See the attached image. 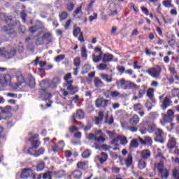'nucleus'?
I'll list each match as a JSON object with an SVG mask.
<instances>
[{"instance_id": "obj_1", "label": "nucleus", "mask_w": 179, "mask_h": 179, "mask_svg": "<svg viewBox=\"0 0 179 179\" xmlns=\"http://www.w3.org/2000/svg\"><path fill=\"white\" fill-rule=\"evenodd\" d=\"M40 143H41L38 141V135L37 134L34 135L32 136V141H31L32 147L29 148L28 153L36 157V152L37 150V148H39Z\"/></svg>"}, {"instance_id": "obj_2", "label": "nucleus", "mask_w": 179, "mask_h": 179, "mask_svg": "<svg viewBox=\"0 0 179 179\" xmlns=\"http://www.w3.org/2000/svg\"><path fill=\"white\" fill-rule=\"evenodd\" d=\"M16 52H17V50H16L15 48H12L11 49H6L5 48H0V55H3L6 59L13 58V57L16 55Z\"/></svg>"}, {"instance_id": "obj_3", "label": "nucleus", "mask_w": 179, "mask_h": 179, "mask_svg": "<svg viewBox=\"0 0 179 179\" xmlns=\"http://www.w3.org/2000/svg\"><path fill=\"white\" fill-rule=\"evenodd\" d=\"M164 164L163 162H159V164H157L155 165V170H157L159 171V176H160L161 178H169V171L166 169H164Z\"/></svg>"}, {"instance_id": "obj_4", "label": "nucleus", "mask_w": 179, "mask_h": 179, "mask_svg": "<svg viewBox=\"0 0 179 179\" xmlns=\"http://www.w3.org/2000/svg\"><path fill=\"white\" fill-rule=\"evenodd\" d=\"M147 73H148L150 76H152V78H155V79H160V73H162V67H152L147 71Z\"/></svg>"}, {"instance_id": "obj_5", "label": "nucleus", "mask_w": 179, "mask_h": 179, "mask_svg": "<svg viewBox=\"0 0 179 179\" xmlns=\"http://www.w3.org/2000/svg\"><path fill=\"white\" fill-rule=\"evenodd\" d=\"M174 117V111L173 110H168L166 114L164 115L163 120L160 121L162 125H165L166 122H172Z\"/></svg>"}, {"instance_id": "obj_6", "label": "nucleus", "mask_w": 179, "mask_h": 179, "mask_svg": "<svg viewBox=\"0 0 179 179\" xmlns=\"http://www.w3.org/2000/svg\"><path fill=\"white\" fill-rule=\"evenodd\" d=\"M12 83V77L9 74H6L0 78V87L10 86Z\"/></svg>"}, {"instance_id": "obj_7", "label": "nucleus", "mask_w": 179, "mask_h": 179, "mask_svg": "<svg viewBox=\"0 0 179 179\" xmlns=\"http://www.w3.org/2000/svg\"><path fill=\"white\" fill-rule=\"evenodd\" d=\"M94 52H95L92 55L94 62H100L101 59H103V52L101 51V48L96 47L94 48Z\"/></svg>"}, {"instance_id": "obj_8", "label": "nucleus", "mask_w": 179, "mask_h": 179, "mask_svg": "<svg viewBox=\"0 0 179 179\" xmlns=\"http://www.w3.org/2000/svg\"><path fill=\"white\" fill-rule=\"evenodd\" d=\"M161 103L160 107L162 110H166L167 107L173 106V101L170 96H166Z\"/></svg>"}, {"instance_id": "obj_9", "label": "nucleus", "mask_w": 179, "mask_h": 179, "mask_svg": "<svg viewBox=\"0 0 179 179\" xmlns=\"http://www.w3.org/2000/svg\"><path fill=\"white\" fill-rule=\"evenodd\" d=\"M110 101H111L108 99L98 98L95 101L96 107H98V108L103 107V108H106V107L108 106V103H110Z\"/></svg>"}, {"instance_id": "obj_10", "label": "nucleus", "mask_w": 179, "mask_h": 179, "mask_svg": "<svg viewBox=\"0 0 179 179\" xmlns=\"http://www.w3.org/2000/svg\"><path fill=\"white\" fill-rule=\"evenodd\" d=\"M168 148L169 150H173V149H177V141L174 136L169 135V139L167 143Z\"/></svg>"}, {"instance_id": "obj_11", "label": "nucleus", "mask_w": 179, "mask_h": 179, "mask_svg": "<svg viewBox=\"0 0 179 179\" xmlns=\"http://www.w3.org/2000/svg\"><path fill=\"white\" fill-rule=\"evenodd\" d=\"M1 30L6 33L10 37L12 36H15L16 31H15V29L13 28V25H6L1 28Z\"/></svg>"}, {"instance_id": "obj_12", "label": "nucleus", "mask_w": 179, "mask_h": 179, "mask_svg": "<svg viewBox=\"0 0 179 179\" xmlns=\"http://www.w3.org/2000/svg\"><path fill=\"white\" fill-rule=\"evenodd\" d=\"M163 135H164V132H163V130L157 129L155 131L156 142H159V143H164V138H163Z\"/></svg>"}, {"instance_id": "obj_13", "label": "nucleus", "mask_w": 179, "mask_h": 179, "mask_svg": "<svg viewBox=\"0 0 179 179\" xmlns=\"http://www.w3.org/2000/svg\"><path fill=\"white\" fill-rule=\"evenodd\" d=\"M32 176L33 170H31V169H24L21 172L20 178L27 179L29 178V177H32Z\"/></svg>"}, {"instance_id": "obj_14", "label": "nucleus", "mask_w": 179, "mask_h": 179, "mask_svg": "<svg viewBox=\"0 0 179 179\" xmlns=\"http://www.w3.org/2000/svg\"><path fill=\"white\" fill-rule=\"evenodd\" d=\"M59 83H61V78L55 76L50 81L48 87H51V89H57V87L58 85H59Z\"/></svg>"}, {"instance_id": "obj_15", "label": "nucleus", "mask_w": 179, "mask_h": 179, "mask_svg": "<svg viewBox=\"0 0 179 179\" xmlns=\"http://www.w3.org/2000/svg\"><path fill=\"white\" fill-rule=\"evenodd\" d=\"M138 141L141 145H148V146H152V144L153 143V140L149 136H145L144 140L143 138L139 137Z\"/></svg>"}, {"instance_id": "obj_16", "label": "nucleus", "mask_w": 179, "mask_h": 179, "mask_svg": "<svg viewBox=\"0 0 179 179\" xmlns=\"http://www.w3.org/2000/svg\"><path fill=\"white\" fill-rule=\"evenodd\" d=\"M12 111V107L7 106L5 107V109H2V107H0V121L1 120H5L6 117H3L4 114H8V113Z\"/></svg>"}, {"instance_id": "obj_17", "label": "nucleus", "mask_w": 179, "mask_h": 179, "mask_svg": "<svg viewBox=\"0 0 179 179\" xmlns=\"http://www.w3.org/2000/svg\"><path fill=\"white\" fill-rule=\"evenodd\" d=\"M95 141L99 143H104V142H106V138H104L101 130H99L96 131V136L95 138Z\"/></svg>"}, {"instance_id": "obj_18", "label": "nucleus", "mask_w": 179, "mask_h": 179, "mask_svg": "<svg viewBox=\"0 0 179 179\" xmlns=\"http://www.w3.org/2000/svg\"><path fill=\"white\" fill-rule=\"evenodd\" d=\"M95 159H97L101 164H103L106 163V162H107L108 155H107L106 152H101V157L96 156Z\"/></svg>"}, {"instance_id": "obj_19", "label": "nucleus", "mask_w": 179, "mask_h": 179, "mask_svg": "<svg viewBox=\"0 0 179 179\" xmlns=\"http://www.w3.org/2000/svg\"><path fill=\"white\" fill-rule=\"evenodd\" d=\"M139 121H140L139 116L136 114H134L131 117V118L129 120V122L130 125L135 126V125H138L139 124Z\"/></svg>"}, {"instance_id": "obj_20", "label": "nucleus", "mask_w": 179, "mask_h": 179, "mask_svg": "<svg viewBox=\"0 0 179 179\" xmlns=\"http://www.w3.org/2000/svg\"><path fill=\"white\" fill-rule=\"evenodd\" d=\"M114 58V56H113L110 53H105L102 54V61L103 62H111Z\"/></svg>"}, {"instance_id": "obj_21", "label": "nucleus", "mask_w": 179, "mask_h": 179, "mask_svg": "<svg viewBox=\"0 0 179 179\" xmlns=\"http://www.w3.org/2000/svg\"><path fill=\"white\" fill-rule=\"evenodd\" d=\"M117 85L119 90H125V87H127V81L124 78L120 79L119 81H117Z\"/></svg>"}, {"instance_id": "obj_22", "label": "nucleus", "mask_w": 179, "mask_h": 179, "mask_svg": "<svg viewBox=\"0 0 179 179\" xmlns=\"http://www.w3.org/2000/svg\"><path fill=\"white\" fill-rule=\"evenodd\" d=\"M99 76L102 80H104L106 83H111V82H113V78L108 76L107 73H101Z\"/></svg>"}, {"instance_id": "obj_23", "label": "nucleus", "mask_w": 179, "mask_h": 179, "mask_svg": "<svg viewBox=\"0 0 179 179\" xmlns=\"http://www.w3.org/2000/svg\"><path fill=\"white\" fill-rule=\"evenodd\" d=\"M104 119V113L103 111H99L98 116L95 117V124L99 125L101 121Z\"/></svg>"}, {"instance_id": "obj_24", "label": "nucleus", "mask_w": 179, "mask_h": 179, "mask_svg": "<svg viewBox=\"0 0 179 179\" xmlns=\"http://www.w3.org/2000/svg\"><path fill=\"white\" fill-rule=\"evenodd\" d=\"M38 94L40 96H45V97H47V99H51L52 97V95L50 93L47 92L46 89H40L38 90Z\"/></svg>"}, {"instance_id": "obj_25", "label": "nucleus", "mask_w": 179, "mask_h": 179, "mask_svg": "<svg viewBox=\"0 0 179 179\" xmlns=\"http://www.w3.org/2000/svg\"><path fill=\"white\" fill-rule=\"evenodd\" d=\"M75 118H78V120H83L85 118V113H83V110H78L76 113V114L73 115V119L75 120Z\"/></svg>"}, {"instance_id": "obj_26", "label": "nucleus", "mask_w": 179, "mask_h": 179, "mask_svg": "<svg viewBox=\"0 0 179 179\" xmlns=\"http://www.w3.org/2000/svg\"><path fill=\"white\" fill-rule=\"evenodd\" d=\"M131 89H138V86L129 80L126 81L125 90H131Z\"/></svg>"}, {"instance_id": "obj_27", "label": "nucleus", "mask_w": 179, "mask_h": 179, "mask_svg": "<svg viewBox=\"0 0 179 179\" xmlns=\"http://www.w3.org/2000/svg\"><path fill=\"white\" fill-rule=\"evenodd\" d=\"M70 79H72V74L69 73L64 77V80H65L64 85H70V83H73V80Z\"/></svg>"}, {"instance_id": "obj_28", "label": "nucleus", "mask_w": 179, "mask_h": 179, "mask_svg": "<svg viewBox=\"0 0 179 179\" xmlns=\"http://www.w3.org/2000/svg\"><path fill=\"white\" fill-rule=\"evenodd\" d=\"M152 153L150 152V150H143L141 152V157L144 159V160H146L150 157Z\"/></svg>"}, {"instance_id": "obj_29", "label": "nucleus", "mask_w": 179, "mask_h": 179, "mask_svg": "<svg viewBox=\"0 0 179 179\" xmlns=\"http://www.w3.org/2000/svg\"><path fill=\"white\" fill-rule=\"evenodd\" d=\"M28 86L31 87V89H33V87H35L36 86V80L34 78H33V76H29L28 77Z\"/></svg>"}, {"instance_id": "obj_30", "label": "nucleus", "mask_w": 179, "mask_h": 179, "mask_svg": "<svg viewBox=\"0 0 179 179\" xmlns=\"http://www.w3.org/2000/svg\"><path fill=\"white\" fill-rule=\"evenodd\" d=\"M94 84L95 87H103V85H104V83L101 81V80L97 77H96L94 79Z\"/></svg>"}, {"instance_id": "obj_31", "label": "nucleus", "mask_w": 179, "mask_h": 179, "mask_svg": "<svg viewBox=\"0 0 179 179\" xmlns=\"http://www.w3.org/2000/svg\"><path fill=\"white\" fill-rule=\"evenodd\" d=\"M73 83L64 84V87H67L68 92H78V87L72 85Z\"/></svg>"}, {"instance_id": "obj_32", "label": "nucleus", "mask_w": 179, "mask_h": 179, "mask_svg": "<svg viewBox=\"0 0 179 179\" xmlns=\"http://www.w3.org/2000/svg\"><path fill=\"white\" fill-rule=\"evenodd\" d=\"M148 164H146V162L143 160V159H138V166L139 170H143V169H146V166Z\"/></svg>"}, {"instance_id": "obj_33", "label": "nucleus", "mask_w": 179, "mask_h": 179, "mask_svg": "<svg viewBox=\"0 0 179 179\" xmlns=\"http://www.w3.org/2000/svg\"><path fill=\"white\" fill-rule=\"evenodd\" d=\"M72 177L75 179H81L82 178V171L80 170H76L72 173Z\"/></svg>"}, {"instance_id": "obj_34", "label": "nucleus", "mask_w": 179, "mask_h": 179, "mask_svg": "<svg viewBox=\"0 0 179 179\" xmlns=\"http://www.w3.org/2000/svg\"><path fill=\"white\" fill-rule=\"evenodd\" d=\"M90 155H92V150L90 149H85L81 156L83 157V159H89L90 157Z\"/></svg>"}, {"instance_id": "obj_35", "label": "nucleus", "mask_w": 179, "mask_h": 179, "mask_svg": "<svg viewBox=\"0 0 179 179\" xmlns=\"http://www.w3.org/2000/svg\"><path fill=\"white\" fill-rule=\"evenodd\" d=\"M124 162L127 167H131L132 164V155H128L127 158L124 159Z\"/></svg>"}, {"instance_id": "obj_36", "label": "nucleus", "mask_w": 179, "mask_h": 179, "mask_svg": "<svg viewBox=\"0 0 179 179\" xmlns=\"http://www.w3.org/2000/svg\"><path fill=\"white\" fill-rule=\"evenodd\" d=\"M96 68L99 71H107V69H108V66L107 64H106V62H104L99 64Z\"/></svg>"}, {"instance_id": "obj_37", "label": "nucleus", "mask_w": 179, "mask_h": 179, "mask_svg": "<svg viewBox=\"0 0 179 179\" xmlns=\"http://www.w3.org/2000/svg\"><path fill=\"white\" fill-rule=\"evenodd\" d=\"M171 2H173L171 0H164L162 1V5H164L165 8H174V5L171 4Z\"/></svg>"}, {"instance_id": "obj_38", "label": "nucleus", "mask_w": 179, "mask_h": 179, "mask_svg": "<svg viewBox=\"0 0 179 179\" xmlns=\"http://www.w3.org/2000/svg\"><path fill=\"white\" fill-rule=\"evenodd\" d=\"M147 96L149 99H153V96H155V89L149 88L147 91Z\"/></svg>"}, {"instance_id": "obj_39", "label": "nucleus", "mask_w": 179, "mask_h": 179, "mask_svg": "<svg viewBox=\"0 0 179 179\" xmlns=\"http://www.w3.org/2000/svg\"><path fill=\"white\" fill-rule=\"evenodd\" d=\"M80 33H82V30L80 29V27H76V28L73 29V34L74 37H78V36H79Z\"/></svg>"}, {"instance_id": "obj_40", "label": "nucleus", "mask_w": 179, "mask_h": 179, "mask_svg": "<svg viewBox=\"0 0 179 179\" xmlns=\"http://www.w3.org/2000/svg\"><path fill=\"white\" fill-rule=\"evenodd\" d=\"M105 124L113 125V124H114V117H110L108 120V115H106L105 117Z\"/></svg>"}, {"instance_id": "obj_41", "label": "nucleus", "mask_w": 179, "mask_h": 179, "mask_svg": "<svg viewBox=\"0 0 179 179\" xmlns=\"http://www.w3.org/2000/svg\"><path fill=\"white\" fill-rule=\"evenodd\" d=\"M157 127H156L155 124H151L148 126V131L149 134H153L155 131H156V129Z\"/></svg>"}, {"instance_id": "obj_42", "label": "nucleus", "mask_w": 179, "mask_h": 179, "mask_svg": "<svg viewBox=\"0 0 179 179\" xmlns=\"http://www.w3.org/2000/svg\"><path fill=\"white\" fill-rule=\"evenodd\" d=\"M96 3V0H91L86 8L87 12H91L92 9H93V5Z\"/></svg>"}, {"instance_id": "obj_43", "label": "nucleus", "mask_w": 179, "mask_h": 179, "mask_svg": "<svg viewBox=\"0 0 179 179\" xmlns=\"http://www.w3.org/2000/svg\"><path fill=\"white\" fill-rule=\"evenodd\" d=\"M77 167L80 169V170H86V162H79L77 164Z\"/></svg>"}, {"instance_id": "obj_44", "label": "nucleus", "mask_w": 179, "mask_h": 179, "mask_svg": "<svg viewBox=\"0 0 179 179\" xmlns=\"http://www.w3.org/2000/svg\"><path fill=\"white\" fill-rule=\"evenodd\" d=\"M59 17L60 19V22L65 20L68 17V13L66 11L62 12L59 15Z\"/></svg>"}, {"instance_id": "obj_45", "label": "nucleus", "mask_w": 179, "mask_h": 179, "mask_svg": "<svg viewBox=\"0 0 179 179\" xmlns=\"http://www.w3.org/2000/svg\"><path fill=\"white\" fill-rule=\"evenodd\" d=\"M80 13L81 15H83V12L82 11V6H78L73 12V16L75 17L77 15H79Z\"/></svg>"}, {"instance_id": "obj_46", "label": "nucleus", "mask_w": 179, "mask_h": 179, "mask_svg": "<svg viewBox=\"0 0 179 179\" xmlns=\"http://www.w3.org/2000/svg\"><path fill=\"white\" fill-rule=\"evenodd\" d=\"M110 97L115 99V97H121V93L117 90L112 91Z\"/></svg>"}, {"instance_id": "obj_47", "label": "nucleus", "mask_w": 179, "mask_h": 179, "mask_svg": "<svg viewBox=\"0 0 179 179\" xmlns=\"http://www.w3.org/2000/svg\"><path fill=\"white\" fill-rule=\"evenodd\" d=\"M45 166V164H44L43 162H41L36 166V171H41V170H44V167Z\"/></svg>"}, {"instance_id": "obj_48", "label": "nucleus", "mask_w": 179, "mask_h": 179, "mask_svg": "<svg viewBox=\"0 0 179 179\" xmlns=\"http://www.w3.org/2000/svg\"><path fill=\"white\" fill-rule=\"evenodd\" d=\"M17 80L18 81L17 86L19 87L20 85H22V83H23V82H24V78L22 74H20V76H17Z\"/></svg>"}, {"instance_id": "obj_49", "label": "nucleus", "mask_w": 179, "mask_h": 179, "mask_svg": "<svg viewBox=\"0 0 179 179\" xmlns=\"http://www.w3.org/2000/svg\"><path fill=\"white\" fill-rule=\"evenodd\" d=\"M73 65H74V66H76V67L80 66V57H77L74 58Z\"/></svg>"}, {"instance_id": "obj_50", "label": "nucleus", "mask_w": 179, "mask_h": 179, "mask_svg": "<svg viewBox=\"0 0 179 179\" xmlns=\"http://www.w3.org/2000/svg\"><path fill=\"white\" fill-rule=\"evenodd\" d=\"M20 17L22 20L24 22V23H26V18L27 17V13H26V10H22L20 13Z\"/></svg>"}, {"instance_id": "obj_51", "label": "nucleus", "mask_w": 179, "mask_h": 179, "mask_svg": "<svg viewBox=\"0 0 179 179\" xmlns=\"http://www.w3.org/2000/svg\"><path fill=\"white\" fill-rule=\"evenodd\" d=\"M130 146L131 148H138L139 146V143H138V141L136 139H133L130 142Z\"/></svg>"}, {"instance_id": "obj_52", "label": "nucleus", "mask_w": 179, "mask_h": 179, "mask_svg": "<svg viewBox=\"0 0 179 179\" xmlns=\"http://www.w3.org/2000/svg\"><path fill=\"white\" fill-rule=\"evenodd\" d=\"M111 93H112V91L110 90H104L103 92V96H106V99H110V97H111Z\"/></svg>"}, {"instance_id": "obj_53", "label": "nucleus", "mask_w": 179, "mask_h": 179, "mask_svg": "<svg viewBox=\"0 0 179 179\" xmlns=\"http://www.w3.org/2000/svg\"><path fill=\"white\" fill-rule=\"evenodd\" d=\"M45 150L41 148L38 150H36L35 153V157H38V156H41V155H44Z\"/></svg>"}, {"instance_id": "obj_54", "label": "nucleus", "mask_w": 179, "mask_h": 179, "mask_svg": "<svg viewBox=\"0 0 179 179\" xmlns=\"http://www.w3.org/2000/svg\"><path fill=\"white\" fill-rule=\"evenodd\" d=\"M35 43L36 45H43V44H44V38H38Z\"/></svg>"}, {"instance_id": "obj_55", "label": "nucleus", "mask_w": 179, "mask_h": 179, "mask_svg": "<svg viewBox=\"0 0 179 179\" xmlns=\"http://www.w3.org/2000/svg\"><path fill=\"white\" fill-rule=\"evenodd\" d=\"M64 59H65V55H60L55 57V62H60V61Z\"/></svg>"}, {"instance_id": "obj_56", "label": "nucleus", "mask_w": 179, "mask_h": 179, "mask_svg": "<svg viewBox=\"0 0 179 179\" xmlns=\"http://www.w3.org/2000/svg\"><path fill=\"white\" fill-rule=\"evenodd\" d=\"M96 135H97V132H95L94 134H89L87 136V139H89V141H92V140L94 139V141H96Z\"/></svg>"}, {"instance_id": "obj_57", "label": "nucleus", "mask_w": 179, "mask_h": 179, "mask_svg": "<svg viewBox=\"0 0 179 179\" xmlns=\"http://www.w3.org/2000/svg\"><path fill=\"white\" fill-rule=\"evenodd\" d=\"M172 96L173 97H179V89L178 88H175L173 89L171 91Z\"/></svg>"}, {"instance_id": "obj_58", "label": "nucleus", "mask_w": 179, "mask_h": 179, "mask_svg": "<svg viewBox=\"0 0 179 179\" xmlns=\"http://www.w3.org/2000/svg\"><path fill=\"white\" fill-rule=\"evenodd\" d=\"M173 176L174 179H179V171L176 168L173 170Z\"/></svg>"}, {"instance_id": "obj_59", "label": "nucleus", "mask_w": 179, "mask_h": 179, "mask_svg": "<svg viewBox=\"0 0 179 179\" xmlns=\"http://www.w3.org/2000/svg\"><path fill=\"white\" fill-rule=\"evenodd\" d=\"M73 8H75V5L72 3H69L66 5V9L69 12H72L73 10Z\"/></svg>"}, {"instance_id": "obj_60", "label": "nucleus", "mask_w": 179, "mask_h": 179, "mask_svg": "<svg viewBox=\"0 0 179 179\" xmlns=\"http://www.w3.org/2000/svg\"><path fill=\"white\" fill-rule=\"evenodd\" d=\"M120 143L123 145H127L128 143V139H127V137L125 136H121L120 138Z\"/></svg>"}, {"instance_id": "obj_61", "label": "nucleus", "mask_w": 179, "mask_h": 179, "mask_svg": "<svg viewBox=\"0 0 179 179\" xmlns=\"http://www.w3.org/2000/svg\"><path fill=\"white\" fill-rule=\"evenodd\" d=\"M81 57L83 58H87V52H86V48L83 47L81 50Z\"/></svg>"}, {"instance_id": "obj_62", "label": "nucleus", "mask_w": 179, "mask_h": 179, "mask_svg": "<svg viewBox=\"0 0 179 179\" xmlns=\"http://www.w3.org/2000/svg\"><path fill=\"white\" fill-rule=\"evenodd\" d=\"M111 170H112V173L113 174H118V173H120V171H121V169H120L119 167H117V166L112 167Z\"/></svg>"}, {"instance_id": "obj_63", "label": "nucleus", "mask_w": 179, "mask_h": 179, "mask_svg": "<svg viewBox=\"0 0 179 179\" xmlns=\"http://www.w3.org/2000/svg\"><path fill=\"white\" fill-rule=\"evenodd\" d=\"M134 111H141L142 110V104L141 103H136L134 106Z\"/></svg>"}, {"instance_id": "obj_64", "label": "nucleus", "mask_w": 179, "mask_h": 179, "mask_svg": "<svg viewBox=\"0 0 179 179\" xmlns=\"http://www.w3.org/2000/svg\"><path fill=\"white\" fill-rule=\"evenodd\" d=\"M127 129H129V131H130V132H137L138 131V127H136L134 125L128 127Z\"/></svg>"}]
</instances>
